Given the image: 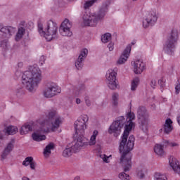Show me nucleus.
<instances>
[{"mask_svg":"<svg viewBox=\"0 0 180 180\" xmlns=\"http://www.w3.org/2000/svg\"><path fill=\"white\" fill-rule=\"evenodd\" d=\"M101 158L103 159V161L104 162H106L107 164L109 163V157H108L106 155H100Z\"/></svg>","mask_w":180,"mask_h":180,"instance_id":"nucleus-41","label":"nucleus"},{"mask_svg":"<svg viewBox=\"0 0 180 180\" xmlns=\"http://www.w3.org/2000/svg\"><path fill=\"white\" fill-rule=\"evenodd\" d=\"M127 117L129 119L128 121L123 116L118 117L117 120L112 122L110 126L108 133H110V134H112V133L120 134L123 127H124V130H126V124H127L129 122H131L133 123V120L136 119V115L134 114V112H129L127 114Z\"/></svg>","mask_w":180,"mask_h":180,"instance_id":"nucleus-6","label":"nucleus"},{"mask_svg":"<svg viewBox=\"0 0 180 180\" xmlns=\"http://www.w3.org/2000/svg\"><path fill=\"white\" fill-rule=\"evenodd\" d=\"M155 180H167V176L161 173H155L154 175Z\"/></svg>","mask_w":180,"mask_h":180,"instance_id":"nucleus-34","label":"nucleus"},{"mask_svg":"<svg viewBox=\"0 0 180 180\" xmlns=\"http://www.w3.org/2000/svg\"><path fill=\"white\" fill-rule=\"evenodd\" d=\"M33 162V157H27L25 160L22 162V165L27 167L30 165V163Z\"/></svg>","mask_w":180,"mask_h":180,"instance_id":"nucleus-35","label":"nucleus"},{"mask_svg":"<svg viewBox=\"0 0 180 180\" xmlns=\"http://www.w3.org/2000/svg\"><path fill=\"white\" fill-rule=\"evenodd\" d=\"M169 164L174 172L180 175V162L178 160L174 157H171L169 160Z\"/></svg>","mask_w":180,"mask_h":180,"instance_id":"nucleus-18","label":"nucleus"},{"mask_svg":"<svg viewBox=\"0 0 180 180\" xmlns=\"http://www.w3.org/2000/svg\"><path fill=\"white\" fill-rule=\"evenodd\" d=\"M72 89L74 95H81V94H84V92H85V86L82 85L78 89H77V87H73Z\"/></svg>","mask_w":180,"mask_h":180,"instance_id":"nucleus-29","label":"nucleus"},{"mask_svg":"<svg viewBox=\"0 0 180 180\" xmlns=\"http://www.w3.org/2000/svg\"><path fill=\"white\" fill-rule=\"evenodd\" d=\"M22 180H30V179H29V177L27 176H22Z\"/></svg>","mask_w":180,"mask_h":180,"instance_id":"nucleus-48","label":"nucleus"},{"mask_svg":"<svg viewBox=\"0 0 180 180\" xmlns=\"http://www.w3.org/2000/svg\"><path fill=\"white\" fill-rule=\"evenodd\" d=\"M89 120V117L87 115H82L75 122V129L77 134H82L84 136L85 130H86V127L88 124V121Z\"/></svg>","mask_w":180,"mask_h":180,"instance_id":"nucleus-12","label":"nucleus"},{"mask_svg":"<svg viewBox=\"0 0 180 180\" xmlns=\"http://www.w3.org/2000/svg\"><path fill=\"white\" fill-rule=\"evenodd\" d=\"M108 6H109V1H105L103 4L98 13L88 12L84 13L83 16V23L84 26H91L94 27L99 22L103 20L108 12Z\"/></svg>","mask_w":180,"mask_h":180,"instance_id":"nucleus-4","label":"nucleus"},{"mask_svg":"<svg viewBox=\"0 0 180 180\" xmlns=\"http://www.w3.org/2000/svg\"><path fill=\"white\" fill-rule=\"evenodd\" d=\"M14 148L13 141L9 142L5 147L2 154L1 160H6L8 154H11V152L13 151Z\"/></svg>","mask_w":180,"mask_h":180,"instance_id":"nucleus-20","label":"nucleus"},{"mask_svg":"<svg viewBox=\"0 0 180 180\" xmlns=\"http://www.w3.org/2000/svg\"><path fill=\"white\" fill-rule=\"evenodd\" d=\"M59 32L61 36H65L68 37H71L72 36V32H71V30L65 28H59Z\"/></svg>","mask_w":180,"mask_h":180,"instance_id":"nucleus-28","label":"nucleus"},{"mask_svg":"<svg viewBox=\"0 0 180 180\" xmlns=\"http://www.w3.org/2000/svg\"><path fill=\"white\" fill-rule=\"evenodd\" d=\"M141 178H144V174H142L141 175Z\"/></svg>","mask_w":180,"mask_h":180,"instance_id":"nucleus-51","label":"nucleus"},{"mask_svg":"<svg viewBox=\"0 0 180 180\" xmlns=\"http://www.w3.org/2000/svg\"><path fill=\"white\" fill-rule=\"evenodd\" d=\"M41 79V70L37 65L29 66L28 69L22 75V85L30 94L36 92Z\"/></svg>","mask_w":180,"mask_h":180,"instance_id":"nucleus-3","label":"nucleus"},{"mask_svg":"<svg viewBox=\"0 0 180 180\" xmlns=\"http://www.w3.org/2000/svg\"><path fill=\"white\" fill-rule=\"evenodd\" d=\"M76 103H77V105H79V103H81V99L77 98V99H76Z\"/></svg>","mask_w":180,"mask_h":180,"instance_id":"nucleus-47","label":"nucleus"},{"mask_svg":"<svg viewBox=\"0 0 180 180\" xmlns=\"http://www.w3.org/2000/svg\"><path fill=\"white\" fill-rule=\"evenodd\" d=\"M168 146H169V147H172L173 148H178V147H179V143L176 142H169Z\"/></svg>","mask_w":180,"mask_h":180,"instance_id":"nucleus-40","label":"nucleus"},{"mask_svg":"<svg viewBox=\"0 0 180 180\" xmlns=\"http://www.w3.org/2000/svg\"><path fill=\"white\" fill-rule=\"evenodd\" d=\"M112 40V34L110 33H105L101 38L103 43H108Z\"/></svg>","mask_w":180,"mask_h":180,"instance_id":"nucleus-33","label":"nucleus"},{"mask_svg":"<svg viewBox=\"0 0 180 180\" xmlns=\"http://www.w3.org/2000/svg\"><path fill=\"white\" fill-rule=\"evenodd\" d=\"M112 102L114 106H117L119 105V94L113 93L112 94Z\"/></svg>","mask_w":180,"mask_h":180,"instance_id":"nucleus-32","label":"nucleus"},{"mask_svg":"<svg viewBox=\"0 0 180 180\" xmlns=\"http://www.w3.org/2000/svg\"><path fill=\"white\" fill-rule=\"evenodd\" d=\"M163 130L166 134H169L172 130H174V127H172V120L171 119H167L163 125Z\"/></svg>","mask_w":180,"mask_h":180,"instance_id":"nucleus-21","label":"nucleus"},{"mask_svg":"<svg viewBox=\"0 0 180 180\" xmlns=\"http://www.w3.org/2000/svg\"><path fill=\"white\" fill-rule=\"evenodd\" d=\"M96 2V0H91V1H87L84 3V9H89V8H91L94 4Z\"/></svg>","mask_w":180,"mask_h":180,"instance_id":"nucleus-36","label":"nucleus"},{"mask_svg":"<svg viewBox=\"0 0 180 180\" xmlns=\"http://www.w3.org/2000/svg\"><path fill=\"white\" fill-rule=\"evenodd\" d=\"M85 144H86V143L85 141H83L82 136H80L77 138L76 142H75L72 145L70 144V149H72L73 153H78V151H79L82 147H86Z\"/></svg>","mask_w":180,"mask_h":180,"instance_id":"nucleus-16","label":"nucleus"},{"mask_svg":"<svg viewBox=\"0 0 180 180\" xmlns=\"http://www.w3.org/2000/svg\"><path fill=\"white\" fill-rule=\"evenodd\" d=\"M131 65L134 68V72L136 75H140L146 70V63L142 60L138 59L134 62H131Z\"/></svg>","mask_w":180,"mask_h":180,"instance_id":"nucleus-15","label":"nucleus"},{"mask_svg":"<svg viewBox=\"0 0 180 180\" xmlns=\"http://www.w3.org/2000/svg\"><path fill=\"white\" fill-rule=\"evenodd\" d=\"M139 82H140L139 77H136L131 81V91H136V89H137V86H139Z\"/></svg>","mask_w":180,"mask_h":180,"instance_id":"nucleus-31","label":"nucleus"},{"mask_svg":"<svg viewBox=\"0 0 180 180\" xmlns=\"http://www.w3.org/2000/svg\"><path fill=\"white\" fill-rule=\"evenodd\" d=\"M39 127L32 134V137L34 141H43L46 140V136L41 135L44 133H49L58 130L60 124L63 123V119L57 115L56 110H51L47 115L41 117L37 120Z\"/></svg>","mask_w":180,"mask_h":180,"instance_id":"nucleus-1","label":"nucleus"},{"mask_svg":"<svg viewBox=\"0 0 180 180\" xmlns=\"http://www.w3.org/2000/svg\"><path fill=\"white\" fill-rule=\"evenodd\" d=\"M108 49H109V51H113V49H115V43L110 42L108 44Z\"/></svg>","mask_w":180,"mask_h":180,"instance_id":"nucleus-42","label":"nucleus"},{"mask_svg":"<svg viewBox=\"0 0 180 180\" xmlns=\"http://www.w3.org/2000/svg\"><path fill=\"white\" fill-rule=\"evenodd\" d=\"M98 132L97 130H94L93 131V134L91 135L90 140L89 141L87 139H86L85 137H84L83 136H82V140L86 142V144L84 146H95L96 144V136H98Z\"/></svg>","mask_w":180,"mask_h":180,"instance_id":"nucleus-19","label":"nucleus"},{"mask_svg":"<svg viewBox=\"0 0 180 180\" xmlns=\"http://www.w3.org/2000/svg\"><path fill=\"white\" fill-rule=\"evenodd\" d=\"M58 94H61V88L53 82L47 83L42 91L43 96L47 98H54Z\"/></svg>","mask_w":180,"mask_h":180,"instance_id":"nucleus-11","label":"nucleus"},{"mask_svg":"<svg viewBox=\"0 0 180 180\" xmlns=\"http://www.w3.org/2000/svg\"><path fill=\"white\" fill-rule=\"evenodd\" d=\"M176 41H178V31L174 30H172L164 45L163 50L165 53H167V54H172L174 50H175Z\"/></svg>","mask_w":180,"mask_h":180,"instance_id":"nucleus-8","label":"nucleus"},{"mask_svg":"<svg viewBox=\"0 0 180 180\" xmlns=\"http://www.w3.org/2000/svg\"><path fill=\"white\" fill-rule=\"evenodd\" d=\"M156 85H157V81L155 79H152L150 82V86H152V88H155Z\"/></svg>","mask_w":180,"mask_h":180,"instance_id":"nucleus-44","label":"nucleus"},{"mask_svg":"<svg viewBox=\"0 0 180 180\" xmlns=\"http://www.w3.org/2000/svg\"><path fill=\"white\" fill-rule=\"evenodd\" d=\"M15 93L17 96H22V95H25V90L22 87H18L15 90Z\"/></svg>","mask_w":180,"mask_h":180,"instance_id":"nucleus-39","label":"nucleus"},{"mask_svg":"<svg viewBox=\"0 0 180 180\" xmlns=\"http://www.w3.org/2000/svg\"><path fill=\"white\" fill-rule=\"evenodd\" d=\"M116 75H117V68L109 69L106 73V83L110 89H119L120 86L116 81Z\"/></svg>","mask_w":180,"mask_h":180,"instance_id":"nucleus-10","label":"nucleus"},{"mask_svg":"<svg viewBox=\"0 0 180 180\" xmlns=\"http://www.w3.org/2000/svg\"><path fill=\"white\" fill-rule=\"evenodd\" d=\"M157 20H158L157 11H155V10L148 11L145 19L143 20V27L144 29H147V27H150V26H154V25L157 23Z\"/></svg>","mask_w":180,"mask_h":180,"instance_id":"nucleus-13","label":"nucleus"},{"mask_svg":"<svg viewBox=\"0 0 180 180\" xmlns=\"http://www.w3.org/2000/svg\"><path fill=\"white\" fill-rule=\"evenodd\" d=\"M80 179V178H79V176H77L76 177H75V180H79Z\"/></svg>","mask_w":180,"mask_h":180,"instance_id":"nucleus-49","label":"nucleus"},{"mask_svg":"<svg viewBox=\"0 0 180 180\" xmlns=\"http://www.w3.org/2000/svg\"><path fill=\"white\" fill-rule=\"evenodd\" d=\"M72 153H74L71 149V144L67 146V148L63 150V155L66 158L68 157H71L72 155Z\"/></svg>","mask_w":180,"mask_h":180,"instance_id":"nucleus-27","label":"nucleus"},{"mask_svg":"<svg viewBox=\"0 0 180 180\" xmlns=\"http://www.w3.org/2000/svg\"><path fill=\"white\" fill-rule=\"evenodd\" d=\"M31 169H36V162L32 160V162L30 163Z\"/></svg>","mask_w":180,"mask_h":180,"instance_id":"nucleus-45","label":"nucleus"},{"mask_svg":"<svg viewBox=\"0 0 180 180\" xmlns=\"http://www.w3.org/2000/svg\"><path fill=\"white\" fill-rule=\"evenodd\" d=\"M6 134H16L18 133V127L15 126H9L6 129Z\"/></svg>","mask_w":180,"mask_h":180,"instance_id":"nucleus-30","label":"nucleus"},{"mask_svg":"<svg viewBox=\"0 0 180 180\" xmlns=\"http://www.w3.org/2000/svg\"><path fill=\"white\" fill-rule=\"evenodd\" d=\"M158 84L160 86L161 91H164V86H165V79L162 78L158 80Z\"/></svg>","mask_w":180,"mask_h":180,"instance_id":"nucleus-38","label":"nucleus"},{"mask_svg":"<svg viewBox=\"0 0 180 180\" xmlns=\"http://www.w3.org/2000/svg\"><path fill=\"white\" fill-rule=\"evenodd\" d=\"M58 29L57 23L51 20H48L44 26L41 23L38 24V32L39 34L44 37L47 41H51V40L58 39Z\"/></svg>","mask_w":180,"mask_h":180,"instance_id":"nucleus-5","label":"nucleus"},{"mask_svg":"<svg viewBox=\"0 0 180 180\" xmlns=\"http://www.w3.org/2000/svg\"><path fill=\"white\" fill-rule=\"evenodd\" d=\"M131 51V45L129 44L126 49L124 50L122 54L117 60V64L122 65L124 64L127 61Z\"/></svg>","mask_w":180,"mask_h":180,"instance_id":"nucleus-17","label":"nucleus"},{"mask_svg":"<svg viewBox=\"0 0 180 180\" xmlns=\"http://www.w3.org/2000/svg\"><path fill=\"white\" fill-rule=\"evenodd\" d=\"M46 61V57H44V56H41L39 58V63L41 64V65H43V64H44Z\"/></svg>","mask_w":180,"mask_h":180,"instance_id":"nucleus-43","label":"nucleus"},{"mask_svg":"<svg viewBox=\"0 0 180 180\" xmlns=\"http://www.w3.org/2000/svg\"><path fill=\"white\" fill-rule=\"evenodd\" d=\"M71 27H72V22H71L68 19H65V20L61 23V25L59 28L68 29L71 30Z\"/></svg>","mask_w":180,"mask_h":180,"instance_id":"nucleus-26","label":"nucleus"},{"mask_svg":"<svg viewBox=\"0 0 180 180\" xmlns=\"http://www.w3.org/2000/svg\"><path fill=\"white\" fill-rule=\"evenodd\" d=\"M19 65H22V63H19Z\"/></svg>","mask_w":180,"mask_h":180,"instance_id":"nucleus-52","label":"nucleus"},{"mask_svg":"<svg viewBox=\"0 0 180 180\" xmlns=\"http://www.w3.org/2000/svg\"><path fill=\"white\" fill-rule=\"evenodd\" d=\"M32 129L33 128L32 127L31 124H25L20 127V134H21L22 136L27 134V133H29V131H32Z\"/></svg>","mask_w":180,"mask_h":180,"instance_id":"nucleus-23","label":"nucleus"},{"mask_svg":"<svg viewBox=\"0 0 180 180\" xmlns=\"http://www.w3.org/2000/svg\"><path fill=\"white\" fill-rule=\"evenodd\" d=\"M85 103L86 106H91V100L88 98V97L85 98Z\"/></svg>","mask_w":180,"mask_h":180,"instance_id":"nucleus-46","label":"nucleus"},{"mask_svg":"<svg viewBox=\"0 0 180 180\" xmlns=\"http://www.w3.org/2000/svg\"><path fill=\"white\" fill-rule=\"evenodd\" d=\"M2 139H4V136L1 135L0 136V139L2 140Z\"/></svg>","mask_w":180,"mask_h":180,"instance_id":"nucleus-50","label":"nucleus"},{"mask_svg":"<svg viewBox=\"0 0 180 180\" xmlns=\"http://www.w3.org/2000/svg\"><path fill=\"white\" fill-rule=\"evenodd\" d=\"M16 32V28L11 26L0 27V47L6 49L8 47V39Z\"/></svg>","mask_w":180,"mask_h":180,"instance_id":"nucleus-7","label":"nucleus"},{"mask_svg":"<svg viewBox=\"0 0 180 180\" xmlns=\"http://www.w3.org/2000/svg\"><path fill=\"white\" fill-rule=\"evenodd\" d=\"M154 151L155 154L158 155H160V157H162L164 155V153H165L164 151V146L160 144H156L154 147Z\"/></svg>","mask_w":180,"mask_h":180,"instance_id":"nucleus-24","label":"nucleus"},{"mask_svg":"<svg viewBox=\"0 0 180 180\" xmlns=\"http://www.w3.org/2000/svg\"><path fill=\"white\" fill-rule=\"evenodd\" d=\"M25 33H26V29L23 27H19L15 37V41H19L20 40H22Z\"/></svg>","mask_w":180,"mask_h":180,"instance_id":"nucleus-22","label":"nucleus"},{"mask_svg":"<svg viewBox=\"0 0 180 180\" xmlns=\"http://www.w3.org/2000/svg\"><path fill=\"white\" fill-rule=\"evenodd\" d=\"M137 119L140 129L144 133L148 130V113L144 107H139L137 110Z\"/></svg>","mask_w":180,"mask_h":180,"instance_id":"nucleus-9","label":"nucleus"},{"mask_svg":"<svg viewBox=\"0 0 180 180\" xmlns=\"http://www.w3.org/2000/svg\"><path fill=\"white\" fill-rule=\"evenodd\" d=\"M87 56L88 49H82L79 55V57L75 62V67L77 70H82V68L84 67V62L85 61V58H86Z\"/></svg>","mask_w":180,"mask_h":180,"instance_id":"nucleus-14","label":"nucleus"},{"mask_svg":"<svg viewBox=\"0 0 180 180\" xmlns=\"http://www.w3.org/2000/svg\"><path fill=\"white\" fill-rule=\"evenodd\" d=\"M133 126H134V123L131 121L126 124L119 146L120 153L122 154L120 164H122L124 172H127L131 169V153L130 152L134 148V136L131 135L129 137V134L130 130L133 129ZM127 137H129L128 139Z\"/></svg>","mask_w":180,"mask_h":180,"instance_id":"nucleus-2","label":"nucleus"},{"mask_svg":"<svg viewBox=\"0 0 180 180\" xmlns=\"http://www.w3.org/2000/svg\"><path fill=\"white\" fill-rule=\"evenodd\" d=\"M118 176L122 180H130V176L124 172L120 173Z\"/></svg>","mask_w":180,"mask_h":180,"instance_id":"nucleus-37","label":"nucleus"},{"mask_svg":"<svg viewBox=\"0 0 180 180\" xmlns=\"http://www.w3.org/2000/svg\"><path fill=\"white\" fill-rule=\"evenodd\" d=\"M54 148V143H50L48 144L46 148L44 149V157H49L51 154V150Z\"/></svg>","mask_w":180,"mask_h":180,"instance_id":"nucleus-25","label":"nucleus"}]
</instances>
